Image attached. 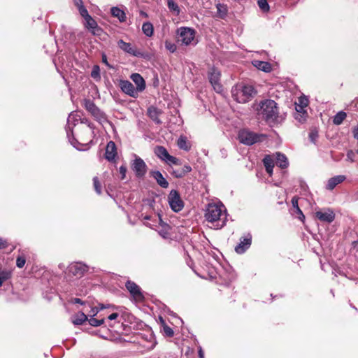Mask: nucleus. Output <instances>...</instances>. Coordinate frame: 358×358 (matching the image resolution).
<instances>
[{"mask_svg":"<svg viewBox=\"0 0 358 358\" xmlns=\"http://www.w3.org/2000/svg\"><path fill=\"white\" fill-rule=\"evenodd\" d=\"M171 173L176 178H182L184 176V171H182V170H180V169L173 170Z\"/></svg>","mask_w":358,"mask_h":358,"instance_id":"nucleus-43","label":"nucleus"},{"mask_svg":"<svg viewBox=\"0 0 358 358\" xmlns=\"http://www.w3.org/2000/svg\"><path fill=\"white\" fill-rule=\"evenodd\" d=\"M263 163L265 166L266 172L271 176L273 173V169L274 167V157L271 155H266L263 159Z\"/></svg>","mask_w":358,"mask_h":358,"instance_id":"nucleus-22","label":"nucleus"},{"mask_svg":"<svg viewBox=\"0 0 358 358\" xmlns=\"http://www.w3.org/2000/svg\"><path fill=\"white\" fill-rule=\"evenodd\" d=\"M87 320V316L83 312H79L71 318V321L75 325L83 324Z\"/></svg>","mask_w":358,"mask_h":358,"instance_id":"nucleus-28","label":"nucleus"},{"mask_svg":"<svg viewBox=\"0 0 358 358\" xmlns=\"http://www.w3.org/2000/svg\"><path fill=\"white\" fill-rule=\"evenodd\" d=\"M252 64L257 69L264 72H270L271 71V66L268 62L255 60L252 62Z\"/></svg>","mask_w":358,"mask_h":358,"instance_id":"nucleus-25","label":"nucleus"},{"mask_svg":"<svg viewBox=\"0 0 358 358\" xmlns=\"http://www.w3.org/2000/svg\"><path fill=\"white\" fill-rule=\"evenodd\" d=\"M346 117V113L343 111L338 112L334 117L333 122L336 125H340Z\"/></svg>","mask_w":358,"mask_h":358,"instance_id":"nucleus-33","label":"nucleus"},{"mask_svg":"<svg viewBox=\"0 0 358 358\" xmlns=\"http://www.w3.org/2000/svg\"><path fill=\"white\" fill-rule=\"evenodd\" d=\"M109 307H110V306H109V305H108V306H105V305H103V304H99V310H103V309H105V308H109Z\"/></svg>","mask_w":358,"mask_h":358,"instance_id":"nucleus-59","label":"nucleus"},{"mask_svg":"<svg viewBox=\"0 0 358 358\" xmlns=\"http://www.w3.org/2000/svg\"><path fill=\"white\" fill-rule=\"evenodd\" d=\"M71 143L72 145H73L76 147V145H75L73 142L71 141Z\"/></svg>","mask_w":358,"mask_h":358,"instance_id":"nucleus-63","label":"nucleus"},{"mask_svg":"<svg viewBox=\"0 0 358 358\" xmlns=\"http://www.w3.org/2000/svg\"><path fill=\"white\" fill-rule=\"evenodd\" d=\"M117 156V148L113 141H109L106 148L105 157L109 162H113Z\"/></svg>","mask_w":358,"mask_h":358,"instance_id":"nucleus-17","label":"nucleus"},{"mask_svg":"<svg viewBox=\"0 0 358 358\" xmlns=\"http://www.w3.org/2000/svg\"><path fill=\"white\" fill-rule=\"evenodd\" d=\"M345 179V177L344 176H337L333 177L328 180L327 188L329 190H332L337 185L344 181Z\"/></svg>","mask_w":358,"mask_h":358,"instance_id":"nucleus-24","label":"nucleus"},{"mask_svg":"<svg viewBox=\"0 0 358 358\" xmlns=\"http://www.w3.org/2000/svg\"><path fill=\"white\" fill-rule=\"evenodd\" d=\"M275 159V164L278 166L281 169H286L289 166V162L287 157L280 152H276L273 155V157Z\"/></svg>","mask_w":358,"mask_h":358,"instance_id":"nucleus-20","label":"nucleus"},{"mask_svg":"<svg viewBox=\"0 0 358 358\" xmlns=\"http://www.w3.org/2000/svg\"><path fill=\"white\" fill-rule=\"evenodd\" d=\"M102 62H103V63H104L107 66H110L109 64L108 63L107 57H106V55H102Z\"/></svg>","mask_w":358,"mask_h":358,"instance_id":"nucleus-58","label":"nucleus"},{"mask_svg":"<svg viewBox=\"0 0 358 358\" xmlns=\"http://www.w3.org/2000/svg\"><path fill=\"white\" fill-rule=\"evenodd\" d=\"M154 152L160 159L168 164H179V160L176 157L170 155L167 150L163 146H156Z\"/></svg>","mask_w":358,"mask_h":358,"instance_id":"nucleus-8","label":"nucleus"},{"mask_svg":"<svg viewBox=\"0 0 358 358\" xmlns=\"http://www.w3.org/2000/svg\"><path fill=\"white\" fill-rule=\"evenodd\" d=\"M151 176L156 180L157 184L163 188H166L169 186V182L164 178L162 174L159 171L151 172Z\"/></svg>","mask_w":358,"mask_h":358,"instance_id":"nucleus-21","label":"nucleus"},{"mask_svg":"<svg viewBox=\"0 0 358 358\" xmlns=\"http://www.w3.org/2000/svg\"><path fill=\"white\" fill-rule=\"evenodd\" d=\"M8 246V243L5 240L0 238V249L6 248Z\"/></svg>","mask_w":358,"mask_h":358,"instance_id":"nucleus-54","label":"nucleus"},{"mask_svg":"<svg viewBox=\"0 0 358 358\" xmlns=\"http://www.w3.org/2000/svg\"><path fill=\"white\" fill-rule=\"evenodd\" d=\"M131 169L135 172V174L138 178L143 177L147 172V166L144 161L136 157L131 164Z\"/></svg>","mask_w":358,"mask_h":358,"instance_id":"nucleus-12","label":"nucleus"},{"mask_svg":"<svg viewBox=\"0 0 358 358\" xmlns=\"http://www.w3.org/2000/svg\"><path fill=\"white\" fill-rule=\"evenodd\" d=\"M178 146L184 150H189L190 149V146L187 142L186 137L180 136L178 140Z\"/></svg>","mask_w":358,"mask_h":358,"instance_id":"nucleus-32","label":"nucleus"},{"mask_svg":"<svg viewBox=\"0 0 358 358\" xmlns=\"http://www.w3.org/2000/svg\"><path fill=\"white\" fill-rule=\"evenodd\" d=\"M178 41L182 44L188 45L194 41L195 31L189 27H180L177 30Z\"/></svg>","mask_w":358,"mask_h":358,"instance_id":"nucleus-7","label":"nucleus"},{"mask_svg":"<svg viewBox=\"0 0 358 358\" xmlns=\"http://www.w3.org/2000/svg\"><path fill=\"white\" fill-rule=\"evenodd\" d=\"M305 108H306L305 106H302L296 104V113H303V115H306V113H307V112L305 110V109H304Z\"/></svg>","mask_w":358,"mask_h":358,"instance_id":"nucleus-50","label":"nucleus"},{"mask_svg":"<svg viewBox=\"0 0 358 358\" xmlns=\"http://www.w3.org/2000/svg\"><path fill=\"white\" fill-rule=\"evenodd\" d=\"M73 1L78 9L84 6L83 0H73Z\"/></svg>","mask_w":358,"mask_h":358,"instance_id":"nucleus-52","label":"nucleus"},{"mask_svg":"<svg viewBox=\"0 0 358 358\" xmlns=\"http://www.w3.org/2000/svg\"><path fill=\"white\" fill-rule=\"evenodd\" d=\"M226 208L222 203H209L205 210L206 220L215 229H220L226 224Z\"/></svg>","mask_w":358,"mask_h":358,"instance_id":"nucleus-1","label":"nucleus"},{"mask_svg":"<svg viewBox=\"0 0 358 358\" xmlns=\"http://www.w3.org/2000/svg\"><path fill=\"white\" fill-rule=\"evenodd\" d=\"M227 6L224 4H217V15L220 18H224L227 14Z\"/></svg>","mask_w":358,"mask_h":358,"instance_id":"nucleus-31","label":"nucleus"},{"mask_svg":"<svg viewBox=\"0 0 358 358\" xmlns=\"http://www.w3.org/2000/svg\"><path fill=\"white\" fill-rule=\"evenodd\" d=\"M130 78L136 85L135 89L137 90L138 93L143 92L145 89V80L139 73H132Z\"/></svg>","mask_w":358,"mask_h":358,"instance_id":"nucleus-18","label":"nucleus"},{"mask_svg":"<svg viewBox=\"0 0 358 358\" xmlns=\"http://www.w3.org/2000/svg\"><path fill=\"white\" fill-rule=\"evenodd\" d=\"M255 94L254 87L251 85L236 87L232 90V96L238 103H244L249 101Z\"/></svg>","mask_w":358,"mask_h":358,"instance_id":"nucleus-3","label":"nucleus"},{"mask_svg":"<svg viewBox=\"0 0 358 358\" xmlns=\"http://www.w3.org/2000/svg\"><path fill=\"white\" fill-rule=\"evenodd\" d=\"M91 76L95 79L100 78V69L99 66L96 65L93 66L91 72Z\"/></svg>","mask_w":358,"mask_h":358,"instance_id":"nucleus-41","label":"nucleus"},{"mask_svg":"<svg viewBox=\"0 0 358 358\" xmlns=\"http://www.w3.org/2000/svg\"><path fill=\"white\" fill-rule=\"evenodd\" d=\"M199 357L200 358H203V352L202 351V350L200 348L199 351Z\"/></svg>","mask_w":358,"mask_h":358,"instance_id":"nucleus-60","label":"nucleus"},{"mask_svg":"<svg viewBox=\"0 0 358 358\" xmlns=\"http://www.w3.org/2000/svg\"><path fill=\"white\" fill-rule=\"evenodd\" d=\"M93 184L95 191L96 192L97 194H100L101 193V187L97 177H94Z\"/></svg>","mask_w":358,"mask_h":358,"instance_id":"nucleus-40","label":"nucleus"},{"mask_svg":"<svg viewBox=\"0 0 358 358\" xmlns=\"http://www.w3.org/2000/svg\"><path fill=\"white\" fill-rule=\"evenodd\" d=\"M352 154V152H350L348 153V157L350 159L351 162H353V159H351L350 155Z\"/></svg>","mask_w":358,"mask_h":358,"instance_id":"nucleus-62","label":"nucleus"},{"mask_svg":"<svg viewBox=\"0 0 358 358\" xmlns=\"http://www.w3.org/2000/svg\"><path fill=\"white\" fill-rule=\"evenodd\" d=\"M68 274L80 278L88 271V266L80 262L73 263L68 267Z\"/></svg>","mask_w":358,"mask_h":358,"instance_id":"nucleus-10","label":"nucleus"},{"mask_svg":"<svg viewBox=\"0 0 358 358\" xmlns=\"http://www.w3.org/2000/svg\"><path fill=\"white\" fill-rule=\"evenodd\" d=\"M357 153H358V150H357Z\"/></svg>","mask_w":358,"mask_h":358,"instance_id":"nucleus-64","label":"nucleus"},{"mask_svg":"<svg viewBox=\"0 0 358 358\" xmlns=\"http://www.w3.org/2000/svg\"><path fill=\"white\" fill-rule=\"evenodd\" d=\"M73 302L74 303H80V304H84L85 303L79 298H75L73 299Z\"/></svg>","mask_w":358,"mask_h":358,"instance_id":"nucleus-56","label":"nucleus"},{"mask_svg":"<svg viewBox=\"0 0 358 358\" xmlns=\"http://www.w3.org/2000/svg\"><path fill=\"white\" fill-rule=\"evenodd\" d=\"M167 6L169 9L175 15H178L180 14V8L173 0H167Z\"/></svg>","mask_w":358,"mask_h":358,"instance_id":"nucleus-30","label":"nucleus"},{"mask_svg":"<svg viewBox=\"0 0 358 358\" xmlns=\"http://www.w3.org/2000/svg\"><path fill=\"white\" fill-rule=\"evenodd\" d=\"M26 260L24 257H19L16 260V265L19 268H22L25 264Z\"/></svg>","mask_w":358,"mask_h":358,"instance_id":"nucleus-47","label":"nucleus"},{"mask_svg":"<svg viewBox=\"0 0 358 358\" xmlns=\"http://www.w3.org/2000/svg\"><path fill=\"white\" fill-rule=\"evenodd\" d=\"M180 170H182V171H184V176H185L186 173H187L192 171V168L188 165H185L182 168H181Z\"/></svg>","mask_w":358,"mask_h":358,"instance_id":"nucleus-53","label":"nucleus"},{"mask_svg":"<svg viewBox=\"0 0 358 358\" xmlns=\"http://www.w3.org/2000/svg\"><path fill=\"white\" fill-rule=\"evenodd\" d=\"M85 20V27L91 31L93 34H96V30L99 29L96 22L90 15Z\"/></svg>","mask_w":358,"mask_h":358,"instance_id":"nucleus-26","label":"nucleus"},{"mask_svg":"<svg viewBox=\"0 0 358 358\" xmlns=\"http://www.w3.org/2000/svg\"><path fill=\"white\" fill-rule=\"evenodd\" d=\"M117 45L121 50L131 55L138 56L140 55V52L131 43L124 42L123 40H119Z\"/></svg>","mask_w":358,"mask_h":358,"instance_id":"nucleus-19","label":"nucleus"},{"mask_svg":"<svg viewBox=\"0 0 358 358\" xmlns=\"http://www.w3.org/2000/svg\"><path fill=\"white\" fill-rule=\"evenodd\" d=\"M353 136L355 138H358V126L353 129Z\"/></svg>","mask_w":358,"mask_h":358,"instance_id":"nucleus-57","label":"nucleus"},{"mask_svg":"<svg viewBox=\"0 0 358 358\" xmlns=\"http://www.w3.org/2000/svg\"><path fill=\"white\" fill-rule=\"evenodd\" d=\"M94 137V127L91 123L82 125L77 134V139H75L78 143L82 145H88L92 142Z\"/></svg>","mask_w":358,"mask_h":358,"instance_id":"nucleus-5","label":"nucleus"},{"mask_svg":"<svg viewBox=\"0 0 358 358\" xmlns=\"http://www.w3.org/2000/svg\"><path fill=\"white\" fill-rule=\"evenodd\" d=\"M140 14L141 16H143L144 17H148V14L144 11H141Z\"/></svg>","mask_w":358,"mask_h":358,"instance_id":"nucleus-61","label":"nucleus"},{"mask_svg":"<svg viewBox=\"0 0 358 358\" xmlns=\"http://www.w3.org/2000/svg\"><path fill=\"white\" fill-rule=\"evenodd\" d=\"M258 115H261L266 122H273L278 117L277 103L271 99H266L259 103L257 108Z\"/></svg>","mask_w":358,"mask_h":358,"instance_id":"nucleus-2","label":"nucleus"},{"mask_svg":"<svg viewBox=\"0 0 358 358\" xmlns=\"http://www.w3.org/2000/svg\"><path fill=\"white\" fill-rule=\"evenodd\" d=\"M99 312V308H97V307L92 308V309L90 310V316L91 317H94L95 315H96L98 314Z\"/></svg>","mask_w":358,"mask_h":358,"instance_id":"nucleus-51","label":"nucleus"},{"mask_svg":"<svg viewBox=\"0 0 358 358\" xmlns=\"http://www.w3.org/2000/svg\"><path fill=\"white\" fill-rule=\"evenodd\" d=\"M168 201L171 208L174 212L180 211L184 207V203L176 190H171L168 196Z\"/></svg>","mask_w":358,"mask_h":358,"instance_id":"nucleus-9","label":"nucleus"},{"mask_svg":"<svg viewBox=\"0 0 358 358\" xmlns=\"http://www.w3.org/2000/svg\"><path fill=\"white\" fill-rule=\"evenodd\" d=\"M239 141L247 145H252L256 143L262 142L266 138L264 134H258L247 129H243L238 132Z\"/></svg>","mask_w":358,"mask_h":358,"instance_id":"nucleus-4","label":"nucleus"},{"mask_svg":"<svg viewBox=\"0 0 358 358\" xmlns=\"http://www.w3.org/2000/svg\"><path fill=\"white\" fill-rule=\"evenodd\" d=\"M292 203L293 207L296 209V212L301 215V217H300L299 218L301 220L304 219L305 216L303 215V214L302 213V211L301 210V209L299 207L298 199L296 197L292 198Z\"/></svg>","mask_w":358,"mask_h":358,"instance_id":"nucleus-36","label":"nucleus"},{"mask_svg":"<svg viewBox=\"0 0 358 358\" xmlns=\"http://www.w3.org/2000/svg\"><path fill=\"white\" fill-rule=\"evenodd\" d=\"M251 240L252 237L250 234H248L241 238V242L236 246L235 251L238 254L243 253L250 246Z\"/></svg>","mask_w":358,"mask_h":358,"instance_id":"nucleus-16","label":"nucleus"},{"mask_svg":"<svg viewBox=\"0 0 358 358\" xmlns=\"http://www.w3.org/2000/svg\"><path fill=\"white\" fill-rule=\"evenodd\" d=\"M307 117H308L307 113H306V115H303V113H296V115H295V118L301 122H304L306 120Z\"/></svg>","mask_w":358,"mask_h":358,"instance_id":"nucleus-45","label":"nucleus"},{"mask_svg":"<svg viewBox=\"0 0 358 358\" xmlns=\"http://www.w3.org/2000/svg\"><path fill=\"white\" fill-rule=\"evenodd\" d=\"M89 324L92 327H99L103 324L104 319L97 320L94 318V317H91L89 320Z\"/></svg>","mask_w":358,"mask_h":358,"instance_id":"nucleus-38","label":"nucleus"},{"mask_svg":"<svg viewBox=\"0 0 358 358\" xmlns=\"http://www.w3.org/2000/svg\"><path fill=\"white\" fill-rule=\"evenodd\" d=\"M83 106L94 117L96 120L102 123L107 121L106 114L101 111L93 101L90 99H85Z\"/></svg>","mask_w":358,"mask_h":358,"instance_id":"nucleus-6","label":"nucleus"},{"mask_svg":"<svg viewBox=\"0 0 358 358\" xmlns=\"http://www.w3.org/2000/svg\"><path fill=\"white\" fill-rule=\"evenodd\" d=\"M110 12L111 15L113 17L118 18L120 22H123L126 21L127 17L125 13L118 7H113Z\"/></svg>","mask_w":358,"mask_h":358,"instance_id":"nucleus-27","label":"nucleus"},{"mask_svg":"<svg viewBox=\"0 0 358 358\" xmlns=\"http://www.w3.org/2000/svg\"><path fill=\"white\" fill-rule=\"evenodd\" d=\"M148 113L149 117L156 123L161 124L162 121L159 119V115L162 112L160 110L155 107L151 106L148 109Z\"/></svg>","mask_w":358,"mask_h":358,"instance_id":"nucleus-23","label":"nucleus"},{"mask_svg":"<svg viewBox=\"0 0 358 358\" xmlns=\"http://www.w3.org/2000/svg\"><path fill=\"white\" fill-rule=\"evenodd\" d=\"M316 217L322 222L331 223L335 219L334 211L329 208L315 212Z\"/></svg>","mask_w":358,"mask_h":358,"instance_id":"nucleus-14","label":"nucleus"},{"mask_svg":"<svg viewBox=\"0 0 358 358\" xmlns=\"http://www.w3.org/2000/svg\"><path fill=\"white\" fill-rule=\"evenodd\" d=\"M11 276V273L8 271H0V287L2 285L3 282L6 280L9 279Z\"/></svg>","mask_w":358,"mask_h":358,"instance_id":"nucleus-35","label":"nucleus"},{"mask_svg":"<svg viewBox=\"0 0 358 358\" xmlns=\"http://www.w3.org/2000/svg\"><path fill=\"white\" fill-rule=\"evenodd\" d=\"M142 31L145 36L150 37L153 35V25L149 22H144L142 26Z\"/></svg>","mask_w":358,"mask_h":358,"instance_id":"nucleus-29","label":"nucleus"},{"mask_svg":"<svg viewBox=\"0 0 358 358\" xmlns=\"http://www.w3.org/2000/svg\"><path fill=\"white\" fill-rule=\"evenodd\" d=\"M126 287L130 294L136 301H142L143 299V295L141 291L140 287L134 282L127 281L126 282Z\"/></svg>","mask_w":358,"mask_h":358,"instance_id":"nucleus-15","label":"nucleus"},{"mask_svg":"<svg viewBox=\"0 0 358 358\" xmlns=\"http://www.w3.org/2000/svg\"><path fill=\"white\" fill-rule=\"evenodd\" d=\"M159 320L163 327V331L164 334L169 337H172L174 334L173 329L166 325V324L165 323L164 320L162 317H159Z\"/></svg>","mask_w":358,"mask_h":358,"instance_id":"nucleus-34","label":"nucleus"},{"mask_svg":"<svg viewBox=\"0 0 358 358\" xmlns=\"http://www.w3.org/2000/svg\"><path fill=\"white\" fill-rule=\"evenodd\" d=\"M118 313H112L110 314L109 316H108V319L110 320H115L117 317H118Z\"/></svg>","mask_w":358,"mask_h":358,"instance_id":"nucleus-55","label":"nucleus"},{"mask_svg":"<svg viewBox=\"0 0 358 358\" xmlns=\"http://www.w3.org/2000/svg\"><path fill=\"white\" fill-rule=\"evenodd\" d=\"M296 104L306 107L308 104V99L306 97L301 96L299 99V102Z\"/></svg>","mask_w":358,"mask_h":358,"instance_id":"nucleus-44","label":"nucleus"},{"mask_svg":"<svg viewBox=\"0 0 358 358\" xmlns=\"http://www.w3.org/2000/svg\"><path fill=\"white\" fill-rule=\"evenodd\" d=\"M169 226L165 225L162 230L159 231V235L164 238H169Z\"/></svg>","mask_w":358,"mask_h":358,"instance_id":"nucleus-39","label":"nucleus"},{"mask_svg":"<svg viewBox=\"0 0 358 358\" xmlns=\"http://www.w3.org/2000/svg\"><path fill=\"white\" fill-rule=\"evenodd\" d=\"M78 10H79V13H80V15L84 19H85V18H87V17L90 16V15L88 13V11H87V10L86 9V8L85 6L78 8Z\"/></svg>","mask_w":358,"mask_h":358,"instance_id":"nucleus-46","label":"nucleus"},{"mask_svg":"<svg viewBox=\"0 0 358 358\" xmlns=\"http://www.w3.org/2000/svg\"><path fill=\"white\" fill-rule=\"evenodd\" d=\"M120 173L121 174V179L123 180L126 177V173H127V167L125 165H122L120 167Z\"/></svg>","mask_w":358,"mask_h":358,"instance_id":"nucleus-48","label":"nucleus"},{"mask_svg":"<svg viewBox=\"0 0 358 358\" xmlns=\"http://www.w3.org/2000/svg\"><path fill=\"white\" fill-rule=\"evenodd\" d=\"M220 71L215 68H212L208 73L210 83L217 93L222 92V86L220 83Z\"/></svg>","mask_w":358,"mask_h":358,"instance_id":"nucleus-11","label":"nucleus"},{"mask_svg":"<svg viewBox=\"0 0 358 358\" xmlns=\"http://www.w3.org/2000/svg\"><path fill=\"white\" fill-rule=\"evenodd\" d=\"M120 87L124 93L133 98H136L138 95L133 84L128 80H120Z\"/></svg>","mask_w":358,"mask_h":358,"instance_id":"nucleus-13","label":"nucleus"},{"mask_svg":"<svg viewBox=\"0 0 358 358\" xmlns=\"http://www.w3.org/2000/svg\"><path fill=\"white\" fill-rule=\"evenodd\" d=\"M165 47L171 52H174L176 50V45L174 43H171L169 41L165 42Z\"/></svg>","mask_w":358,"mask_h":358,"instance_id":"nucleus-42","label":"nucleus"},{"mask_svg":"<svg viewBox=\"0 0 358 358\" xmlns=\"http://www.w3.org/2000/svg\"><path fill=\"white\" fill-rule=\"evenodd\" d=\"M257 3L262 11L268 12L269 10V6L267 0H258Z\"/></svg>","mask_w":358,"mask_h":358,"instance_id":"nucleus-37","label":"nucleus"},{"mask_svg":"<svg viewBox=\"0 0 358 358\" xmlns=\"http://www.w3.org/2000/svg\"><path fill=\"white\" fill-rule=\"evenodd\" d=\"M318 137V134L317 131H311L310 134H309V138H310V140L311 142L313 143H315L317 138Z\"/></svg>","mask_w":358,"mask_h":358,"instance_id":"nucleus-49","label":"nucleus"}]
</instances>
